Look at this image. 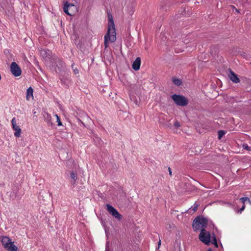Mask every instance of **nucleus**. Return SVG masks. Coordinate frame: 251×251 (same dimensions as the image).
Segmentation results:
<instances>
[{
    "mask_svg": "<svg viewBox=\"0 0 251 251\" xmlns=\"http://www.w3.org/2000/svg\"><path fill=\"white\" fill-rule=\"evenodd\" d=\"M231 6L235 9V11H236V12H238H238H239V10H238V9H236V8L235 7V6H233V5H231Z\"/></svg>",
    "mask_w": 251,
    "mask_h": 251,
    "instance_id": "obj_26",
    "label": "nucleus"
},
{
    "mask_svg": "<svg viewBox=\"0 0 251 251\" xmlns=\"http://www.w3.org/2000/svg\"><path fill=\"white\" fill-rule=\"evenodd\" d=\"M207 218L202 216H197L193 222V228L195 231H197L201 228L203 229L206 227L207 225Z\"/></svg>",
    "mask_w": 251,
    "mask_h": 251,
    "instance_id": "obj_2",
    "label": "nucleus"
},
{
    "mask_svg": "<svg viewBox=\"0 0 251 251\" xmlns=\"http://www.w3.org/2000/svg\"><path fill=\"white\" fill-rule=\"evenodd\" d=\"M55 64L56 67L58 68L59 71H61L65 68V64L59 58H56L55 59Z\"/></svg>",
    "mask_w": 251,
    "mask_h": 251,
    "instance_id": "obj_11",
    "label": "nucleus"
},
{
    "mask_svg": "<svg viewBox=\"0 0 251 251\" xmlns=\"http://www.w3.org/2000/svg\"><path fill=\"white\" fill-rule=\"evenodd\" d=\"M71 178L73 180V184H74L77 178V174L74 172H71L70 174Z\"/></svg>",
    "mask_w": 251,
    "mask_h": 251,
    "instance_id": "obj_16",
    "label": "nucleus"
},
{
    "mask_svg": "<svg viewBox=\"0 0 251 251\" xmlns=\"http://www.w3.org/2000/svg\"><path fill=\"white\" fill-rule=\"evenodd\" d=\"M141 65V58L139 57H137L135 60L133 62L132 67L135 71L139 70Z\"/></svg>",
    "mask_w": 251,
    "mask_h": 251,
    "instance_id": "obj_12",
    "label": "nucleus"
},
{
    "mask_svg": "<svg viewBox=\"0 0 251 251\" xmlns=\"http://www.w3.org/2000/svg\"><path fill=\"white\" fill-rule=\"evenodd\" d=\"M45 120L47 123L48 126H53V123L51 122V117L50 115L48 113H46L45 115H44Z\"/></svg>",
    "mask_w": 251,
    "mask_h": 251,
    "instance_id": "obj_14",
    "label": "nucleus"
},
{
    "mask_svg": "<svg viewBox=\"0 0 251 251\" xmlns=\"http://www.w3.org/2000/svg\"><path fill=\"white\" fill-rule=\"evenodd\" d=\"M172 98L175 103L179 106H185L188 103V100L184 96L180 95L174 94Z\"/></svg>",
    "mask_w": 251,
    "mask_h": 251,
    "instance_id": "obj_4",
    "label": "nucleus"
},
{
    "mask_svg": "<svg viewBox=\"0 0 251 251\" xmlns=\"http://www.w3.org/2000/svg\"><path fill=\"white\" fill-rule=\"evenodd\" d=\"M60 81H61V82L63 84V83H65V79L64 78H60Z\"/></svg>",
    "mask_w": 251,
    "mask_h": 251,
    "instance_id": "obj_29",
    "label": "nucleus"
},
{
    "mask_svg": "<svg viewBox=\"0 0 251 251\" xmlns=\"http://www.w3.org/2000/svg\"><path fill=\"white\" fill-rule=\"evenodd\" d=\"M0 240L2 246L8 251H18V248L8 237L1 236Z\"/></svg>",
    "mask_w": 251,
    "mask_h": 251,
    "instance_id": "obj_3",
    "label": "nucleus"
},
{
    "mask_svg": "<svg viewBox=\"0 0 251 251\" xmlns=\"http://www.w3.org/2000/svg\"><path fill=\"white\" fill-rule=\"evenodd\" d=\"M11 122L12 129L13 130L15 131L14 132V135L16 137H19L21 136V129L20 128V126H18L16 124V118H13Z\"/></svg>",
    "mask_w": 251,
    "mask_h": 251,
    "instance_id": "obj_9",
    "label": "nucleus"
},
{
    "mask_svg": "<svg viewBox=\"0 0 251 251\" xmlns=\"http://www.w3.org/2000/svg\"><path fill=\"white\" fill-rule=\"evenodd\" d=\"M33 90L31 87H29L26 90V99L27 100H29L30 99H33Z\"/></svg>",
    "mask_w": 251,
    "mask_h": 251,
    "instance_id": "obj_13",
    "label": "nucleus"
},
{
    "mask_svg": "<svg viewBox=\"0 0 251 251\" xmlns=\"http://www.w3.org/2000/svg\"><path fill=\"white\" fill-rule=\"evenodd\" d=\"M239 200L243 204H245L246 202H248L250 204H251V201L248 197H242L240 198Z\"/></svg>",
    "mask_w": 251,
    "mask_h": 251,
    "instance_id": "obj_15",
    "label": "nucleus"
},
{
    "mask_svg": "<svg viewBox=\"0 0 251 251\" xmlns=\"http://www.w3.org/2000/svg\"><path fill=\"white\" fill-rule=\"evenodd\" d=\"M199 206L200 204L198 203L196 201L194 205L190 208V210H192L193 212H195Z\"/></svg>",
    "mask_w": 251,
    "mask_h": 251,
    "instance_id": "obj_17",
    "label": "nucleus"
},
{
    "mask_svg": "<svg viewBox=\"0 0 251 251\" xmlns=\"http://www.w3.org/2000/svg\"><path fill=\"white\" fill-rule=\"evenodd\" d=\"M210 238L211 235L209 232L206 231L204 228L201 229V232L199 235V238L200 241L206 245H209Z\"/></svg>",
    "mask_w": 251,
    "mask_h": 251,
    "instance_id": "obj_5",
    "label": "nucleus"
},
{
    "mask_svg": "<svg viewBox=\"0 0 251 251\" xmlns=\"http://www.w3.org/2000/svg\"><path fill=\"white\" fill-rule=\"evenodd\" d=\"M108 20L107 31L104 37L105 48L108 47L109 42L113 43L116 39L115 25L111 15H108Z\"/></svg>",
    "mask_w": 251,
    "mask_h": 251,
    "instance_id": "obj_1",
    "label": "nucleus"
},
{
    "mask_svg": "<svg viewBox=\"0 0 251 251\" xmlns=\"http://www.w3.org/2000/svg\"><path fill=\"white\" fill-rule=\"evenodd\" d=\"M71 66H72V69L73 70V72H74V74L75 75H76V74H78V73H79L78 70L76 68H74V67H75L74 63L72 64Z\"/></svg>",
    "mask_w": 251,
    "mask_h": 251,
    "instance_id": "obj_22",
    "label": "nucleus"
},
{
    "mask_svg": "<svg viewBox=\"0 0 251 251\" xmlns=\"http://www.w3.org/2000/svg\"><path fill=\"white\" fill-rule=\"evenodd\" d=\"M174 126L176 127H179L180 126V124L179 122L177 121H176L174 123Z\"/></svg>",
    "mask_w": 251,
    "mask_h": 251,
    "instance_id": "obj_25",
    "label": "nucleus"
},
{
    "mask_svg": "<svg viewBox=\"0 0 251 251\" xmlns=\"http://www.w3.org/2000/svg\"><path fill=\"white\" fill-rule=\"evenodd\" d=\"M228 76L229 79L234 83H237L240 82V79L237 75L235 74L230 69L228 70Z\"/></svg>",
    "mask_w": 251,
    "mask_h": 251,
    "instance_id": "obj_10",
    "label": "nucleus"
},
{
    "mask_svg": "<svg viewBox=\"0 0 251 251\" xmlns=\"http://www.w3.org/2000/svg\"><path fill=\"white\" fill-rule=\"evenodd\" d=\"M212 243L215 246V247L217 248L218 247L217 239L214 234H213V236H212Z\"/></svg>",
    "mask_w": 251,
    "mask_h": 251,
    "instance_id": "obj_19",
    "label": "nucleus"
},
{
    "mask_svg": "<svg viewBox=\"0 0 251 251\" xmlns=\"http://www.w3.org/2000/svg\"><path fill=\"white\" fill-rule=\"evenodd\" d=\"M168 171H169V175L171 176L172 175V171H171V169L170 167L168 168Z\"/></svg>",
    "mask_w": 251,
    "mask_h": 251,
    "instance_id": "obj_27",
    "label": "nucleus"
},
{
    "mask_svg": "<svg viewBox=\"0 0 251 251\" xmlns=\"http://www.w3.org/2000/svg\"><path fill=\"white\" fill-rule=\"evenodd\" d=\"M242 147L244 149L246 150L247 151L250 150V147L248 146L247 144H244L243 145Z\"/></svg>",
    "mask_w": 251,
    "mask_h": 251,
    "instance_id": "obj_24",
    "label": "nucleus"
},
{
    "mask_svg": "<svg viewBox=\"0 0 251 251\" xmlns=\"http://www.w3.org/2000/svg\"><path fill=\"white\" fill-rule=\"evenodd\" d=\"M106 206L107 207V210L112 216L119 221L122 219V216L115 208L109 204H107Z\"/></svg>",
    "mask_w": 251,
    "mask_h": 251,
    "instance_id": "obj_7",
    "label": "nucleus"
},
{
    "mask_svg": "<svg viewBox=\"0 0 251 251\" xmlns=\"http://www.w3.org/2000/svg\"><path fill=\"white\" fill-rule=\"evenodd\" d=\"M161 244V241L160 240L158 242V246L160 245Z\"/></svg>",
    "mask_w": 251,
    "mask_h": 251,
    "instance_id": "obj_30",
    "label": "nucleus"
},
{
    "mask_svg": "<svg viewBox=\"0 0 251 251\" xmlns=\"http://www.w3.org/2000/svg\"><path fill=\"white\" fill-rule=\"evenodd\" d=\"M173 82L175 85L177 86H179L182 83V81L180 79L175 77L173 78Z\"/></svg>",
    "mask_w": 251,
    "mask_h": 251,
    "instance_id": "obj_18",
    "label": "nucleus"
},
{
    "mask_svg": "<svg viewBox=\"0 0 251 251\" xmlns=\"http://www.w3.org/2000/svg\"><path fill=\"white\" fill-rule=\"evenodd\" d=\"M226 132L223 130H220L218 131V135L219 139H221L225 134Z\"/></svg>",
    "mask_w": 251,
    "mask_h": 251,
    "instance_id": "obj_20",
    "label": "nucleus"
},
{
    "mask_svg": "<svg viewBox=\"0 0 251 251\" xmlns=\"http://www.w3.org/2000/svg\"><path fill=\"white\" fill-rule=\"evenodd\" d=\"M55 116L56 118V122L57 123L58 126H62V122H61L60 118L58 116V115L55 114Z\"/></svg>",
    "mask_w": 251,
    "mask_h": 251,
    "instance_id": "obj_21",
    "label": "nucleus"
},
{
    "mask_svg": "<svg viewBox=\"0 0 251 251\" xmlns=\"http://www.w3.org/2000/svg\"><path fill=\"white\" fill-rule=\"evenodd\" d=\"M42 51L45 52L46 53H47V50H44Z\"/></svg>",
    "mask_w": 251,
    "mask_h": 251,
    "instance_id": "obj_31",
    "label": "nucleus"
},
{
    "mask_svg": "<svg viewBox=\"0 0 251 251\" xmlns=\"http://www.w3.org/2000/svg\"><path fill=\"white\" fill-rule=\"evenodd\" d=\"M63 11L68 15H73L76 11V7L73 3L66 1L63 6Z\"/></svg>",
    "mask_w": 251,
    "mask_h": 251,
    "instance_id": "obj_6",
    "label": "nucleus"
},
{
    "mask_svg": "<svg viewBox=\"0 0 251 251\" xmlns=\"http://www.w3.org/2000/svg\"><path fill=\"white\" fill-rule=\"evenodd\" d=\"M10 68L11 73L14 76H19L21 75L22 70L16 62H12L11 64Z\"/></svg>",
    "mask_w": 251,
    "mask_h": 251,
    "instance_id": "obj_8",
    "label": "nucleus"
},
{
    "mask_svg": "<svg viewBox=\"0 0 251 251\" xmlns=\"http://www.w3.org/2000/svg\"><path fill=\"white\" fill-rule=\"evenodd\" d=\"M245 208V204H243L242 207L237 211V213H241L244 210Z\"/></svg>",
    "mask_w": 251,
    "mask_h": 251,
    "instance_id": "obj_23",
    "label": "nucleus"
},
{
    "mask_svg": "<svg viewBox=\"0 0 251 251\" xmlns=\"http://www.w3.org/2000/svg\"><path fill=\"white\" fill-rule=\"evenodd\" d=\"M78 121L79 123H80L83 126H85L84 124L80 119H78Z\"/></svg>",
    "mask_w": 251,
    "mask_h": 251,
    "instance_id": "obj_28",
    "label": "nucleus"
}]
</instances>
